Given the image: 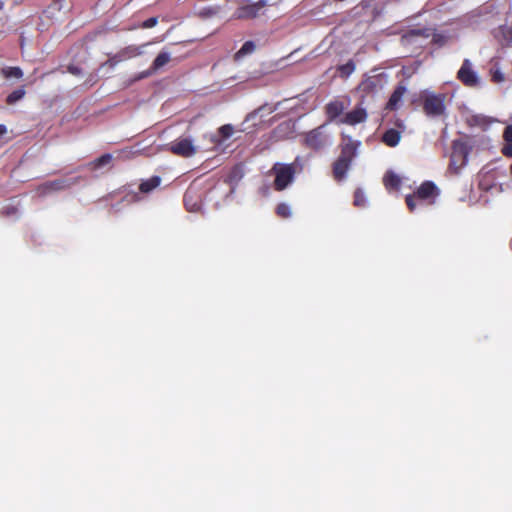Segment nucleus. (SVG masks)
Segmentation results:
<instances>
[{"mask_svg":"<svg viewBox=\"0 0 512 512\" xmlns=\"http://www.w3.org/2000/svg\"><path fill=\"white\" fill-rule=\"evenodd\" d=\"M264 109H265V107L263 106V107H260L259 109H257L256 111L248 114L246 117V121L253 119L259 112L263 111Z\"/></svg>","mask_w":512,"mask_h":512,"instance_id":"473e14b6","label":"nucleus"},{"mask_svg":"<svg viewBox=\"0 0 512 512\" xmlns=\"http://www.w3.org/2000/svg\"><path fill=\"white\" fill-rule=\"evenodd\" d=\"M423 109L430 117H439L445 113V94H436L432 91L422 93Z\"/></svg>","mask_w":512,"mask_h":512,"instance_id":"7ed1b4c3","label":"nucleus"},{"mask_svg":"<svg viewBox=\"0 0 512 512\" xmlns=\"http://www.w3.org/2000/svg\"><path fill=\"white\" fill-rule=\"evenodd\" d=\"M346 109L344 102L340 100H333L326 105V114L330 121L339 117Z\"/></svg>","mask_w":512,"mask_h":512,"instance_id":"f8f14e48","label":"nucleus"},{"mask_svg":"<svg viewBox=\"0 0 512 512\" xmlns=\"http://www.w3.org/2000/svg\"><path fill=\"white\" fill-rule=\"evenodd\" d=\"M25 90L24 88H19L17 90H14L12 93H10L7 96V103L12 105L16 103L17 101L21 100L25 96Z\"/></svg>","mask_w":512,"mask_h":512,"instance_id":"b1692460","label":"nucleus"},{"mask_svg":"<svg viewBox=\"0 0 512 512\" xmlns=\"http://www.w3.org/2000/svg\"><path fill=\"white\" fill-rule=\"evenodd\" d=\"M468 158L467 144L462 140H454L452 145L451 163L453 165H465Z\"/></svg>","mask_w":512,"mask_h":512,"instance_id":"9d476101","label":"nucleus"},{"mask_svg":"<svg viewBox=\"0 0 512 512\" xmlns=\"http://www.w3.org/2000/svg\"><path fill=\"white\" fill-rule=\"evenodd\" d=\"M65 182L64 181H61V180H58V181H53V182H49L47 183L45 186H44V189L45 190H61L65 187Z\"/></svg>","mask_w":512,"mask_h":512,"instance_id":"cd10ccee","label":"nucleus"},{"mask_svg":"<svg viewBox=\"0 0 512 512\" xmlns=\"http://www.w3.org/2000/svg\"><path fill=\"white\" fill-rule=\"evenodd\" d=\"M170 59H171L170 53H168L166 51L160 52L157 55V57L155 58V60L153 61L152 69L159 70L160 68L165 66L170 61Z\"/></svg>","mask_w":512,"mask_h":512,"instance_id":"6ab92c4d","label":"nucleus"},{"mask_svg":"<svg viewBox=\"0 0 512 512\" xmlns=\"http://www.w3.org/2000/svg\"><path fill=\"white\" fill-rule=\"evenodd\" d=\"M255 43L253 41H246L241 49L235 54V59L239 60L245 55L251 54L255 51Z\"/></svg>","mask_w":512,"mask_h":512,"instance_id":"aec40b11","label":"nucleus"},{"mask_svg":"<svg viewBox=\"0 0 512 512\" xmlns=\"http://www.w3.org/2000/svg\"><path fill=\"white\" fill-rule=\"evenodd\" d=\"M7 132V128L5 125L0 124V135H3Z\"/></svg>","mask_w":512,"mask_h":512,"instance_id":"c9c22d12","label":"nucleus"},{"mask_svg":"<svg viewBox=\"0 0 512 512\" xmlns=\"http://www.w3.org/2000/svg\"><path fill=\"white\" fill-rule=\"evenodd\" d=\"M430 35V29H412L402 36L401 41L403 44L407 45L413 43L415 38H428Z\"/></svg>","mask_w":512,"mask_h":512,"instance_id":"ddd939ff","label":"nucleus"},{"mask_svg":"<svg viewBox=\"0 0 512 512\" xmlns=\"http://www.w3.org/2000/svg\"><path fill=\"white\" fill-rule=\"evenodd\" d=\"M372 83H373V79H368L367 81L362 83L361 87L369 88V87H371Z\"/></svg>","mask_w":512,"mask_h":512,"instance_id":"f704fd0d","label":"nucleus"},{"mask_svg":"<svg viewBox=\"0 0 512 512\" xmlns=\"http://www.w3.org/2000/svg\"><path fill=\"white\" fill-rule=\"evenodd\" d=\"M502 152L504 155L512 157V142H507V145L503 147Z\"/></svg>","mask_w":512,"mask_h":512,"instance_id":"2f4dec72","label":"nucleus"},{"mask_svg":"<svg viewBox=\"0 0 512 512\" xmlns=\"http://www.w3.org/2000/svg\"><path fill=\"white\" fill-rule=\"evenodd\" d=\"M457 78L467 87H476L480 84V77L473 69L469 59H465L457 72Z\"/></svg>","mask_w":512,"mask_h":512,"instance_id":"0eeeda50","label":"nucleus"},{"mask_svg":"<svg viewBox=\"0 0 512 512\" xmlns=\"http://www.w3.org/2000/svg\"><path fill=\"white\" fill-rule=\"evenodd\" d=\"M148 45L144 44L141 46H128L118 54L110 57L107 62L103 65H109L111 68L115 67L119 62L136 57L143 53V49Z\"/></svg>","mask_w":512,"mask_h":512,"instance_id":"1a4fd4ad","label":"nucleus"},{"mask_svg":"<svg viewBox=\"0 0 512 512\" xmlns=\"http://www.w3.org/2000/svg\"><path fill=\"white\" fill-rule=\"evenodd\" d=\"M492 80L496 83H500L504 81V74L501 71L496 70L492 74Z\"/></svg>","mask_w":512,"mask_h":512,"instance_id":"c756f323","label":"nucleus"},{"mask_svg":"<svg viewBox=\"0 0 512 512\" xmlns=\"http://www.w3.org/2000/svg\"><path fill=\"white\" fill-rule=\"evenodd\" d=\"M305 144L311 149H321L332 143L331 136L327 132V124L318 126L305 135Z\"/></svg>","mask_w":512,"mask_h":512,"instance_id":"39448f33","label":"nucleus"},{"mask_svg":"<svg viewBox=\"0 0 512 512\" xmlns=\"http://www.w3.org/2000/svg\"><path fill=\"white\" fill-rule=\"evenodd\" d=\"M405 92H406L405 87H403V86L398 87L391 95V97L387 103V108L391 109V110L396 109L399 102L402 100V97L405 94Z\"/></svg>","mask_w":512,"mask_h":512,"instance_id":"f3484780","label":"nucleus"},{"mask_svg":"<svg viewBox=\"0 0 512 512\" xmlns=\"http://www.w3.org/2000/svg\"><path fill=\"white\" fill-rule=\"evenodd\" d=\"M367 118L366 109L361 105L357 106L352 111L345 114V116L340 120V123L348 124V125H356L362 123Z\"/></svg>","mask_w":512,"mask_h":512,"instance_id":"9b49d317","label":"nucleus"},{"mask_svg":"<svg viewBox=\"0 0 512 512\" xmlns=\"http://www.w3.org/2000/svg\"><path fill=\"white\" fill-rule=\"evenodd\" d=\"M220 12L219 6H207L199 10L198 14L202 18H211L216 16Z\"/></svg>","mask_w":512,"mask_h":512,"instance_id":"5701e85b","label":"nucleus"},{"mask_svg":"<svg viewBox=\"0 0 512 512\" xmlns=\"http://www.w3.org/2000/svg\"><path fill=\"white\" fill-rule=\"evenodd\" d=\"M2 75L5 78H21L23 76V72L19 67H4L2 69Z\"/></svg>","mask_w":512,"mask_h":512,"instance_id":"4be33fe9","label":"nucleus"},{"mask_svg":"<svg viewBox=\"0 0 512 512\" xmlns=\"http://www.w3.org/2000/svg\"><path fill=\"white\" fill-rule=\"evenodd\" d=\"M266 6L265 0H259L254 3H245L235 11V18L237 19H250L259 16Z\"/></svg>","mask_w":512,"mask_h":512,"instance_id":"6e6552de","label":"nucleus"},{"mask_svg":"<svg viewBox=\"0 0 512 512\" xmlns=\"http://www.w3.org/2000/svg\"><path fill=\"white\" fill-rule=\"evenodd\" d=\"M111 160H112L111 154H104L93 162V166L95 169H98L105 165H108L111 162Z\"/></svg>","mask_w":512,"mask_h":512,"instance_id":"a878e982","label":"nucleus"},{"mask_svg":"<svg viewBox=\"0 0 512 512\" xmlns=\"http://www.w3.org/2000/svg\"><path fill=\"white\" fill-rule=\"evenodd\" d=\"M277 214L281 217L287 218L291 216V208L286 203H281L277 206Z\"/></svg>","mask_w":512,"mask_h":512,"instance_id":"bb28decb","label":"nucleus"},{"mask_svg":"<svg viewBox=\"0 0 512 512\" xmlns=\"http://www.w3.org/2000/svg\"><path fill=\"white\" fill-rule=\"evenodd\" d=\"M69 70H70L72 73H74V74L78 72V69H77V68H75V67H70V69H69Z\"/></svg>","mask_w":512,"mask_h":512,"instance_id":"e433bc0d","label":"nucleus"},{"mask_svg":"<svg viewBox=\"0 0 512 512\" xmlns=\"http://www.w3.org/2000/svg\"><path fill=\"white\" fill-rule=\"evenodd\" d=\"M275 175L274 187L278 191L287 188L295 177V164L275 163L272 170Z\"/></svg>","mask_w":512,"mask_h":512,"instance_id":"20e7f679","label":"nucleus"},{"mask_svg":"<svg viewBox=\"0 0 512 512\" xmlns=\"http://www.w3.org/2000/svg\"><path fill=\"white\" fill-rule=\"evenodd\" d=\"M386 189H398L401 185V178L393 171H387L383 177Z\"/></svg>","mask_w":512,"mask_h":512,"instance_id":"dca6fc26","label":"nucleus"},{"mask_svg":"<svg viewBox=\"0 0 512 512\" xmlns=\"http://www.w3.org/2000/svg\"><path fill=\"white\" fill-rule=\"evenodd\" d=\"M358 146L359 142H355L351 139H349L348 142L342 146L341 154L333 166V174L335 179L340 181L345 178L351 162L357 154Z\"/></svg>","mask_w":512,"mask_h":512,"instance_id":"f03ea898","label":"nucleus"},{"mask_svg":"<svg viewBox=\"0 0 512 512\" xmlns=\"http://www.w3.org/2000/svg\"><path fill=\"white\" fill-rule=\"evenodd\" d=\"M160 183H161L160 177L153 176L152 178L142 182L140 184L139 188L142 193H149L150 191H152L153 189L158 187L160 185Z\"/></svg>","mask_w":512,"mask_h":512,"instance_id":"a211bd4d","label":"nucleus"},{"mask_svg":"<svg viewBox=\"0 0 512 512\" xmlns=\"http://www.w3.org/2000/svg\"><path fill=\"white\" fill-rule=\"evenodd\" d=\"M503 137L506 142H512V125L505 128Z\"/></svg>","mask_w":512,"mask_h":512,"instance_id":"7c9ffc66","label":"nucleus"},{"mask_svg":"<svg viewBox=\"0 0 512 512\" xmlns=\"http://www.w3.org/2000/svg\"><path fill=\"white\" fill-rule=\"evenodd\" d=\"M168 150L177 156L189 158L196 154L197 147L191 138H179L168 145Z\"/></svg>","mask_w":512,"mask_h":512,"instance_id":"423d86ee","label":"nucleus"},{"mask_svg":"<svg viewBox=\"0 0 512 512\" xmlns=\"http://www.w3.org/2000/svg\"><path fill=\"white\" fill-rule=\"evenodd\" d=\"M157 23H158V18L157 17H151V18L145 20L142 23V27L146 28V29L152 28V27L156 26Z\"/></svg>","mask_w":512,"mask_h":512,"instance_id":"c85d7f7f","label":"nucleus"},{"mask_svg":"<svg viewBox=\"0 0 512 512\" xmlns=\"http://www.w3.org/2000/svg\"><path fill=\"white\" fill-rule=\"evenodd\" d=\"M184 203L187 210L190 212H196L200 207L197 200L193 199L192 193L190 191L186 192L184 196Z\"/></svg>","mask_w":512,"mask_h":512,"instance_id":"412c9836","label":"nucleus"},{"mask_svg":"<svg viewBox=\"0 0 512 512\" xmlns=\"http://www.w3.org/2000/svg\"><path fill=\"white\" fill-rule=\"evenodd\" d=\"M367 199L361 189H357L354 194V205L357 207H365Z\"/></svg>","mask_w":512,"mask_h":512,"instance_id":"393cba45","label":"nucleus"},{"mask_svg":"<svg viewBox=\"0 0 512 512\" xmlns=\"http://www.w3.org/2000/svg\"><path fill=\"white\" fill-rule=\"evenodd\" d=\"M4 6V3L2 1H0V10L3 8Z\"/></svg>","mask_w":512,"mask_h":512,"instance_id":"4c0bfd02","label":"nucleus"},{"mask_svg":"<svg viewBox=\"0 0 512 512\" xmlns=\"http://www.w3.org/2000/svg\"><path fill=\"white\" fill-rule=\"evenodd\" d=\"M439 195V190L436 185L431 181H426L421 184L413 195L406 197V204L411 212L416 208L423 205H431Z\"/></svg>","mask_w":512,"mask_h":512,"instance_id":"f257e3e1","label":"nucleus"},{"mask_svg":"<svg viewBox=\"0 0 512 512\" xmlns=\"http://www.w3.org/2000/svg\"><path fill=\"white\" fill-rule=\"evenodd\" d=\"M401 133L395 129L387 130L383 136L382 141L389 147H395L399 144Z\"/></svg>","mask_w":512,"mask_h":512,"instance_id":"2eb2a0df","label":"nucleus"},{"mask_svg":"<svg viewBox=\"0 0 512 512\" xmlns=\"http://www.w3.org/2000/svg\"><path fill=\"white\" fill-rule=\"evenodd\" d=\"M233 132H234V128L232 125H230V124L223 125L218 129V134L211 135L210 140L213 143H220L221 141H224V140L228 139L229 137H231Z\"/></svg>","mask_w":512,"mask_h":512,"instance_id":"4468645a","label":"nucleus"},{"mask_svg":"<svg viewBox=\"0 0 512 512\" xmlns=\"http://www.w3.org/2000/svg\"><path fill=\"white\" fill-rule=\"evenodd\" d=\"M354 69V66L352 64H347L346 66H343L342 67V70L343 71H346L347 73H350L352 72Z\"/></svg>","mask_w":512,"mask_h":512,"instance_id":"72a5a7b5","label":"nucleus"}]
</instances>
